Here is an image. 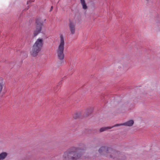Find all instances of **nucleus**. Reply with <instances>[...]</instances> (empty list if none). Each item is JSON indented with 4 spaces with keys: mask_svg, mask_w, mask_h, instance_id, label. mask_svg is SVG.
<instances>
[{
    "mask_svg": "<svg viewBox=\"0 0 160 160\" xmlns=\"http://www.w3.org/2000/svg\"><path fill=\"white\" fill-rule=\"evenodd\" d=\"M116 126H114V125L110 127H104L101 128L99 130V132H102L104 131H106L109 129H110L114 127H116Z\"/></svg>",
    "mask_w": 160,
    "mask_h": 160,
    "instance_id": "1a4fd4ad",
    "label": "nucleus"
},
{
    "mask_svg": "<svg viewBox=\"0 0 160 160\" xmlns=\"http://www.w3.org/2000/svg\"><path fill=\"white\" fill-rule=\"evenodd\" d=\"M36 23L37 25L33 33L34 36H36L40 32L42 25V22L40 21L39 19H38L36 20Z\"/></svg>",
    "mask_w": 160,
    "mask_h": 160,
    "instance_id": "20e7f679",
    "label": "nucleus"
},
{
    "mask_svg": "<svg viewBox=\"0 0 160 160\" xmlns=\"http://www.w3.org/2000/svg\"><path fill=\"white\" fill-rule=\"evenodd\" d=\"M29 2H30V1H28L27 2V4H29Z\"/></svg>",
    "mask_w": 160,
    "mask_h": 160,
    "instance_id": "2eb2a0df",
    "label": "nucleus"
},
{
    "mask_svg": "<svg viewBox=\"0 0 160 160\" xmlns=\"http://www.w3.org/2000/svg\"><path fill=\"white\" fill-rule=\"evenodd\" d=\"M34 44L42 47L43 44V40L41 38H38Z\"/></svg>",
    "mask_w": 160,
    "mask_h": 160,
    "instance_id": "6e6552de",
    "label": "nucleus"
},
{
    "mask_svg": "<svg viewBox=\"0 0 160 160\" xmlns=\"http://www.w3.org/2000/svg\"><path fill=\"white\" fill-rule=\"evenodd\" d=\"M92 112V110L91 108L87 109L85 112L86 115L88 116Z\"/></svg>",
    "mask_w": 160,
    "mask_h": 160,
    "instance_id": "ddd939ff",
    "label": "nucleus"
},
{
    "mask_svg": "<svg viewBox=\"0 0 160 160\" xmlns=\"http://www.w3.org/2000/svg\"><path fill=\"white\" fill-rule=\"evenodd\" d=\"M62 62L63 63V61H62Z\"/></svg>",
    "mask_w": 160,
    "mask_h": 160,
    "instance_id": "f3484780",
    "label": "nucleus"
},
{
    "mask_svg": "<svg viewBox=\"0 0 160 160\" xmlns=\"http://www.w3.org/2000/svg\"><path fill=\"white\" fill-rule=\"evenodd\" d=\"M42 48V47L34 44L31 51V54L32 56L33 57L37 56L41 50Z\"/></svg>",
    "mask_w": 160,
    "mask_h": 160,
    "instance_id": "39448f33",
    "label": "nucleus"
},
{
    "mask_svg": "<svg viewBox=\"0 0 160 160\" xmlns=\"http://www.w3.org/2000/svg\"><path fill=\"white\" fill-rule=\"evenodd\" d=\"M86 147L81 143L79 147H72L65 152L62 156L63 160H77L79 159L85 152Z\"/></svg>",
    "mask_w": 160,
    "mask_h": 160,
    "instance_id": "f257e3e1",
    "label": "nucleus"
},
{
    "mask_svg": "<svg viewBox=\"0 0 160 160\" xmlns=\"http://www.w3.org/2000/svg\"><path fill=\"white\" fill-rule=\"evenodd\" d=\"M52 9H53V7L52 6L51 7V8L50 10V11H51L52 10Z\"/></svg>",
    "mask_w": 160,
    "mask_h": 160,
    "instance_id": "4468645a",
    "label": "nucleus"
},
{
    "mask_svg": "<svg viewBox=\"0 0 160 160\" xmlns=\"http://www.w3.org/2000/svg\"><path fill=\"white\" fill-rule=\"evenodd\" d=\"M81 115V113L80 112H78L75 113L73 115V118L76 119L78 118Z\"/></svg>",
    "mask_w": 160,
    "mask_h": 160,
    "instance_id": "f8f14e48",
    "label": "nucleus"
},
{
    "mask_svg": "<svg viewBox=\"0 0 160 160\" xmlns=\"http://www.w3.org/2000/svg\"><path fill=\"white\" fill-rule=\"evenodd\" d=\"M80 3L82 6V8L86 10L88 8V6L85 2V0H80Z\"/></svg>",
    "mask_w": 160,
    "mask_h": 160,
    "instance_id": "9d476101",
    "label": "nucleus"
},
{
    "mask_svg": "<svg viewBox=\"0 0 160 160\" xmlns=\"http://www.w3.org/2000/svg\"><path fill=\"white\" fill-rule=\"evenodd\" d=\"M133 120H130L123 123L115 124L114 126L118 127L121 126H125L128 127H131L133 125Z\"/></svg>",
    "mask_w": 160,
    "mask_h": 160,
    "instance_id": "0eeeda50",
    "label": "nucleus"
},
{
    "mask_svg": "<svg viewBox=\"0 0 160 160\" xmlns=\"http://www.w3.org/2000/svg\"><path fill=\"white\" fill-rule=\"evenodd\" d=\"M7 153L5 152H2L0 154V160L4 159L7 157Z\"/></svg>",
    "mask_w": 160,
    "mask_h": 160,
    "instance_id": "9b49d317",
    "label": "nucleus"
},
{
    "mask_svg": "<svg viewBox=\"0 0 160 160\" xmlns=\"http://www.w3.org/2000/svg\"><path fill=\"white\" fill-rule=\"evenodd\" d=\"M60 43L57 50V53L58 58L60 60L62 61L64 57L63 51L65 43L64 37L62 34L60 35Z\"/></svg>",
    "mask_w": 160,
    "mask_h": 160,
    "instance_id": "7ed1b4c3",
    "label": "nucleus"
},
{
    "mask_svg": "<svg viewBox=\"0 0 160 160\" xmlns=\"http://www.w3.org/2000/svg\"><path fill=\"white\" fill-rule=\"evenodd\" d=\"M100 155L113 159L123 160L125 159L124 155L120 152L107 146L100 147L98 150Z\"/></svg>",
    "mask_w": 160,
    "mask_h": 160,
    "instance_id": "f03ea898",
    "label": "nucleus"
},
{
    "mask_svg": "<svg viewBox=\"0 0 160 160\" xmlns=\"http://www.w3.org/2000/svg\"><path fill=\"white\" fill-rule=\"evenodd\" d=\"M147 1H148L149 0H145Z\"/></svg>",
    "mask_w": 160,
    "mask_h": 160,
    "instance_id": "dca6fc26",
    "label": "nucleus"
},
{
    "mask_svg": "<svg viewBox=\"0 0 160 160\" xmlns=\"http://www.w3.org/2000/svg\"><path fill=\"white\" fill-rule=\"evenodd\" d=\"M69 27L70 32V34L72 35L74 34L76 30L75 22H74L70 21L69 24Z\"/></svg>",
    "mask_w": 160,
    "mask_h": 160,
    "instance_id": "423d86ee",
    "label": "nucleus"
}]
</instances>
